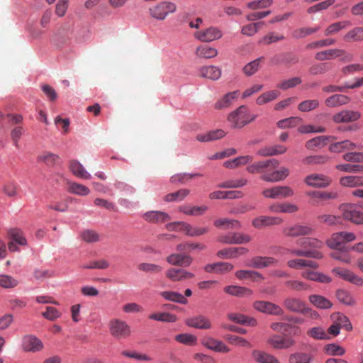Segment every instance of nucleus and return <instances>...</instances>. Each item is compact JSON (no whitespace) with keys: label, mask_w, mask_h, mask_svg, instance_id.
<instances>
[{"label":"nucleus","mask_w":363,"mask_h":363,"mask_svg":"<svg viewBox=\"0 0 363 363\" xmlns=\"http://www.w3.org/2000/svg\"><path fill=\"white\" fill-rule=\"evenodd\" d=\"M331 318L340 328H344L347 331L352 330V325L345 315L341 313H335L331 315Z\"/></svg>","instance_id":"c9c22d12"},{"label":"nucleus","mask_w":363,"mask_h":363,"mask_svg":"<svg viewBox=\"0 0 363 363\" xmlns=\"http://www.w3.org/2000/svg\"><path fill=\"white\" fill-rule=\"evenodd\" d=\"M199 76L213 81L218 80L221 76V70L216 66H204L200 68Z\"/></svg>","instance_id":"cd10ccee"},{"label":"nucleus","mask_w":363,"mask_h":363,"mask_svg":"<svg viewBox=\"0 0 363 363\" xmlns=\"http://www.w3.org/2000/svg\"><path fill=\"white\" fill-rule=\"evenodd\" d=\"M196 55L199 57L210 59L217 56L218 50L206 45H201L196 48Z\"/></svg>","instance_id":"ea45409f"},{"label":"nucleus","mask_w":363,"mask_h":363,"mask_svg":"<svg viewBox=\"0 0 363 363\" xmlns=\"http://www.w3.org/2000/svg\"><path fill=\"white\" fill-rule=\"evenodd\" d=\"M208 210L206 206H179V211L189 216H200Z\"/></svg>","instance_id":"de8ad7c7"},{"label":"nucleus","mask_w":363,"mask_h":363,"mask_svg":"<svg viewBox=\"0 0 363 363\" xmlns=\"http://www.w3.org/2000/svg\"><path fill=\"white\" fill-rule=\"evenodd\" d=\"M326 243L330 248L340 249L344 244L342 232L333 233Z\"/></svg>","instance_id":"69168bd1"},{"label":"nucleus","mask_w":363,"mask_h":363,"mask_svg":"<svg viewBox=\"0 0 363 363\" xmlns=\"http://www.w3.org/2000/svg\"><path fill=\"white\" fill-rule=\"evenodd\" d=\"M59 157L53 153L43 152L38 156L37 160L43 162L48 166H53L58 161Z\"/></svg>","instance_id":"13d9d810"},{"label":"nucleus","mask_w":363,"mask_h":363,"mask_svg":"<svg viewBox=\"0 0 363 363\" xmlns=\"http://www.w3.org/2000/svg\"><path fill=\"white\" fill-rule=\"evenodd\" d=\"M111 335L118 340L125 339L131 335V328L128 323L121 319L114 318L109 322Z\"/></svg>","instance_id":"20e7f679"},{"label":"nucleus","mask_w":363,"mask_h":363,"mask_svg":"<svg viewBox=\"0 0 363 363\" xmlns=\"http://www.w3.org/2000/svg\"><path fill=\"white\" fill-rule=\"evenodd\" d=\"M351 26V23L350 21H340L334 23L331 25H330L325 30V35H331L335 33H338L342 29L345 28L347 26Z\"/></svg>","instance_id":"5fc2aeb1"},{"label":"nucleus","mask_w":363,"mask_h":363,"mask_svg":"<svg viewBox=\"0 0 363 363\" xmlns=\"http://www.w3.org/2000/svg\"><path fill=\"white\" fill-rule=\"evenodd\" d=\"M342 211L345 220L357 225L363 224V212L357 210L354 205L345 204L342 207Z\"/></svg>","instance_id":"9d476101"},{"label":"nucleus","mask_w":363,"mask_h":363,"mask_svg":"<svg viewBox=\"0 0 363 363\" xmlns=\"http://www.w3.org/2000/svg\"><path fill=\"white\" fill-rule=\"evenodd\" d=\"M349 101L350 98L345 95L334 94L325 100V104L328 107L333 108L347 104Z\"/></svg>","instance_id":"72a5a7b5"},{"label":"nucleus","mask_w":363,"mask_h":363,"mask_svg":"<svg viewBox=\"0 0 363 363\" xmlns=\"http://www.w3.org/2000/svg\"><path fill=\"white\" fill-rule=\"evenodd\" d=\"M279 164L278 160L270 159L249 165L247 170L251 174H261L260 179L265 182H277L286 178L289 173L286 167L277 169Z\"/></svg>","instance_id":"f257e3e1"},{"label":"nucleus","mask_w":363,"mask_h":363,"mask_svg":"<svg viewBox=\"0 0 363 363\" xmlns=\"http://www.w3.org/2000/svg\"><path fill=\"white\" fill-rule=\"evenodd\" d=\"M21 346L23 351L33 353L40 352L44 347L43 342L32 335L23 337Z\"/></svg>","instance_id":"1a4fd4ad"},{"label":"nucleus","mask_w":363,"mask_h":363,"mask_svg":"<svg viewBox=\"0 0 363 363\" xmlns=\"http://www.w3.org/2000/svg\"><path fill=\"white\" fill-rule=\"evenodd\" d=\"M71 35L70 28L67 26H62L54 35L52 42L57 48H63L69 43Z\"/></svg>","instance_id":"9b49d317"},{"label":"nucleus","mask_w":363,"mask_h":363,"mask_svg":"<svg viewBox=\"0 0 363 363\" xmlns=\"http://www.w3.org/2000/svg\"><path fill=\"white\" fill-rule=\"evenodd\" d=\"M203 346L218 352L227 353L230 351V348L223 342L211 337H207L202 340Z\"/></svg>","instance_id":"393cba45"},{"label":"nucleus","mask_w":363,"mask_h":363,"mask_svg":"<svg viewBox=\"0 0 363 363\" xmlns=\"http://www.w3.org/2000/svg\"><path fill=\"white\" fill-rule=\"evenodd\" d=\"M223 36L222 31L216 27H209L206 29L200 30L194 33V37L204 43H210L221 38Z\"/></svg>","instance_id":"0eeeda50"},{"label":"nucleus","mask_w":363,"mask_h":363,"mask_svg":"<svg viewBox=\"0 0 363 363\" xmlns=\"http://www.w3.org/2000/svg\"><path fill=\"white\" fill-rule=\"evenodd\" d=\"M176 4L169 1H161L149 9V13L152 18L163 21L169 13L176 11Z\"/></svg>","instance_id":"7ed1b4c3"},{"label":"nucleus","mask_w":363,"mask_h":363,"mask_svg":"<svg viewBox=\"0 0 363 363\" xmlns=\"http://www.w3.org/2000/svg\"><path fill=\"white\" fill-rule=\"evenodd\" d=\"M9 235L16 243L19 245L25 246L27 245V240L21 230L13 228L9 231Z\"/></svg>","instance_id":"6e6d98bb"},{"label":"nucleus","mask_w":363,"mask_h":363,"mask_svg":"<svg viewBox=\"0 0 363 363\" xmlns=\"http://www.w3.org/2000/svg\"><path fill=\"white\" fill-rule=\"evenodd\" d=\"M267 342L277 350H285L294 346L295 340L289 337L274 335L269 337Z\"/></svg>","instance_id":"4468645a"},{"label":"nucleus","mask_w":363,"mask_h":363,"mask_svg":"<svg viewBox=\"0 0 363 363\" xmlns=\"http://www.w3.org/2000/svg\"><path fill=\"white\" fill-rule=\"evenodd\" d=\"M298 130L301 134L323 133L325 132V128L321 125H301Z\"/></svg>","instance_id":"680f3d73"},{"label":"nucleus","mask_w":363,"mask_h":363,"mask_svg":"<svg viewBox=\"0 0 363 363\" xmlns=\"http://www.w3.org/2000/svg\"><path fill=\"white\" fill-rule=\"evenodd\" d=\"M286 147L282 145H274L272 147H265L261 148L258 152V155L262 156H272L285 152Z\"/></svg>","instance_id":"864d4df0"},{"label":"nucleus","mask_w":363,"mask_h":363,"mask_svg":"<svg viewBox=\"0 0 363 363\" xmlns=\"http://www.w3.org/2000/svg\"><path fill=\"white\" fill-rule=\"evenodd\" d=\"M333 272L340 278L357 286H362L363 284V279L348 269L337 267L333 269Z\"/></svg>","instance_id":"a211bd4d"},{"label":"nucleus","mask_w":363,"mask_h":363,"mask_svg":"<svg viewBox=\"0 0 363 363\" xmlns=\"http://www.w3.org/2000/svg\"><path fill=\"white\" fill-rule=\"evenodd\" d=\"M239 94V91H235L226 94L222 99L215 104V108L223 109L230 107L233 102L238 99Z\"/></svg>","instance_id":"7c9ffc66"},{"label":"nucleus","mask_w":363,"mask_h":363,"mask_svg":"<svg viewBox=\"0 0 363 363\" xmlns=\"http://www.w3.org/2000/svg\"><path fill=\"white\" fill-rule=\"evenodd\" d=\"M298 62V56L292 53H285L281 55L275 56L271 60V62L273 65L284 63L287 65H292L296 64Z\"/></svg>","instance_id":"f704fd0d"},{"label":"nucleus","mask_w":363,"mask_h":363,"mask_svg":"<svg viewBox=\"0 0 363 363\" xmlns=\"http://www.w3.org/2000/svg\"><path fill=\"white\" fill-rule=\"evenodd\" d=\"M279 92L278 91L271 90L262 94L257 99L256 101L257 104L262 105L276 99L279 96Z\"/></svg>","instance_id":"052dcab7"},{"label":"nucleus","mask_w":363,"mask_h":363,"mask_svg":"<svg viewBox=\"0 0 363 363\" xmlns=\"http://www.w3.org/2000/svg\"><path fill=\"white\" fill-rule=\"evenodd\" d=\"M283 304L289 311L302 314L306 307L305 303L301 299L291 297L285 298Z\"/></svg>","instance_id":"bb28decb"},{"label":"nucleus","mask_w":363,"mask_h":363,"mask_svg":"<svg viewBox=\"0 0 363 363\" xmlns=\"http://www.w3.org/2000/svg\"><path fill=\"white\" fill-rule=\"evenodd\" d=\"M277 263L278 259L272 257L256 256L251 259V266L257 269L275 266Z\"/></svg>","instance_id":"a878e982"},{"label":"nucleus","mask_w":363,"mask_h":363,"mask_svg":"<svg viewBox=\"0 0 363 363\" xmlns=\"http://www.w3.org/2000/svg\"><path fill=\"white\" fill-rule=\"evenodd\" d=\"M200 174H188V173H181L173 175L170 178V182L173 184H185L187 182L190 181L191 179L196 177H200Z\"/></svg>","instance_id":"e2e57ef3"},{"label":"nucleus","mask_w":363,"mask_h":363,"mask_svg":"<svg viewBox=\"0 0 363 363\" xmlns=\"http://www.w3.org/2000/svg\"><path fill=\"white\" fill-rule=\"evenodd\" d=\"M283 223V219L279 217L262 216L255 218L252 224L253 227L260 229L264 227L277 225Z\"/></svg>","instance_id":"f3484780"},{"label":"nucleus","mask_w":363,"mask_h":363,"mask_svg":"<svg viewBox=\"0 0 363 363\" xmlns=\"http://www.w3.org/2000/svg\"><path fill=\"white\" fill-rule=\"evenodd\" d=\"M297 245L302 247L305 250L307 248L320 249L323 247V242L316 238H305L298 240Z\"/></svg>","instance_id":"79ce46f5"},{"label":"nucleus","mask_w":363,"mask_h":363,"mask_svg":"<svg viewBox=\"0 0 363 363\" xmlns=\"http://www.w3.org/2000/svg\"><path fill=\"white\" fill-rule=\"evenodd\" d=\"M305 183L314 188H325L329 186L332 182L330 177L320 174H312L304 179Z\"/></svg>","instance_id":"f8f14e48"},{"label":"nucleus","mask_w":363,"mask_h":363,"mask_svg":"<svg viewBox=\"0 0 363 363\" xmlns=\"http://www.w3.org/2000/svg\"><path fill=\"white\" fill-rule=\"evenodd\" d=\"M69 169L73 175L78 178L89 179L91 177L84 166L76 160H72L69 162Z\"/></svg>","instance_id":"4be33fe9"},{"label":"nucleus","mask_w":363,"mask_h":363,"mask_svg":"<svg viewBox=\"0 0 363 363\" xmlns=\"http://www.w3.org/2000/svg\"><path fill=\"white\" fill-rule=\"evenodd\" d=\"M166 277L172 281L191 279L194 274L182 269L170 268L166 272Z\"/></svg>","instance_id":"aec40b11"},{"label":"nucleus","mask_w":363,"mask_h":363,"mask_svg":"<svg viewBox=\"0 0 363 363\" xmlns=\"http://www.w3.org/2000/svg\"><path fill=\"white\" fill-rule=\"evenodd\" d=\"M255 116H252L247 106H240L235 111L231 112L228 120L230 123L232 127L235 128H241L246 124L250 123L255 118Z\"/></svg>","instance_id":"f03ea898"},{"label":"nucleus","mask_w":363,"mask_h":363,"mask_svg":"<svg viewBox=\"0 0 363 363\" xmlns=\"http://www.w3.org/2000/svg\"><path fill=\"white\" fill-rule=\"evenodd\" d=\"M252 157L250 155L238 157L233 160L225 161L223 166L228 169H233L240 165L250 163L252 161Z\"/></svg>","instance_id":"49530a36"},{"label":"nucleus","mask_w":363,"mask_h":363,"mask_svg":"<svg viewBox=\"0 0 363 363\" xmlns=\"http://www.w3.org/2000/svg\"><path fill=\"white\" fill-rule=\"evenodd\" d=\"M337 57H340L343 62H350L352 60V55L347 54L345 50L337 48L318 52L315 56V58L320 61L330 60Z\"/></svg>","instance_id":"39448f33"},{"label":"nucleus","mask_w":363,"mask_h":363,"mask_svg":"<svg viewBox=\"0 0 363 363\" xmlns=\"http://www.w3.org/2000/svg\"><path fill=\"white\" fill-rule=\"evenodd\" d=\"M250 240L251 237L249 235L240 233H231L218 238V242L224 244H245Z\"/></svg>","instance_id":"ddd939ff"},{"label":"nucleus","mask_w":363,"mask_h":363,"mask_svg":"<svg viewBox=\"0 0 363 363\" xmlns=\"http://www.w3.org/2000/svg\"><path fill=\"white\" fill-rule=\"evenodd\" d=\"M143 218L150 223H160L170 220V216L162 211H149L143 215Z\"/></svg>","instance_id":"c756f323"},{"label":"nucleus","mask_w":363,"mask_h":363,"mask_svg":"<svg viewBox=\"0 0 363 363\" xmlns=\"http://www.w3.org/2000/svg\"><path fill=\"white\" fill-rule=\"evenodd\" d=\"M224 291L228 294L238 297L250 296L252 294V291L251 289L235 285L225 286L224 288Z\"/></svg>","instance_id":"2f4dec72"},{"label":"nucleus","mask_w":363,"mask_h":363,"mask_svg":"<svg viewBox=\"0 0 363 363\" xmlns=\"http://www.w3.org/2000/svg\"><path fill=\"white\" fill-rule=\"evenodd\" d=\"M342 186L346 187H357L363 186V177L346 176L340 179Z\"/></svg>","instance_id":"c03bdc74"},{"label":"nucleus","mask_w":363,"mask_h":363,"mask_svg":"<svg viewBox=\"0 0 363 363\" xmlns=\"http://www.w3.org/2000/svg\"><path fill=\"white\" fill-rule=\"evenodd\" d=\"M262 194L265 198L278 199L292 196L294 193L289 186H277L263 190Z\"/></svg>","instance_id":"423d86ee"},{"label":"nucleus","mask_w":363,"mask_h":363,"mask_svg":"<svg viewBox=\"0 0 363 363\" xmlns=\"http://www.w3.org/2000/svg\"><path fill=\"white\" fill-rule=\"evenodd\" d=\"M336 297L338 301L345 305L352 306L355 303L354 299L347 291L339 289L336 292Z\"/></svg>","instance_id":"774afa93"},{"label":"nucleus","mask_w":363,"mask_h":363,"mask_svg":"<svg viewBox=\"0 0 363 363\" xmlns=\"http://www.w3.org/2000/svg\"><path fill=\"white\" fill-rule=\"evenodd\" d=\"M233 269V265L228 262H219L213 264H208L205 266L204 269L208 273H216L223 274L230 272Z\"/></svg>","instance_id":"5701e85b"},{"label":"nucleus","mask_w":363,"mask_h":363,"mask_svg":"<svg viewBox=\"0 0 363 363\" xmlns=\"http://www.w3.org/2000/svg\"><path fill=\"white\" fill-rule=\"evenodd\" d=\"M252 357L258 363H280L277 357L264 352L255 350Z\"/></svg>","instance_id":"4c0bfd02"},{"label":"nucleus","mask_w":363,"mask_h":363,"mask_svg":"<svg viewBox=\"0 0 363 363\" xmlns=\"http://www.w3.org/2000/svg\"><path fill=\"white\" fill-rule=\"evenodd\" d=\"M192 261L191 257L182 253H174L167 257V262L169 264L183 267H189Z\"/></svg>","instance_id":"412c9836"},{"label":"nucleus","mask_w":363,"mask_h":363,"mask_svg":"<svg viewBox=\"0 0 363 363\" xmlns=\"http://www.w3.org/2000/svg\"><path fill=\"white\" fill-rule=\"evenodd\" d=\"M192 225L185 222H174L167 225V228L170 231H182L186 235L191 236Z\"/></svg>","instance_id":"a18cd8bd"},{"label":"nucleus","mask_w":363,"mask_h":363,"mask_svg":"<svg viewBox=\"0 0 363 363\" xmlns=\"http://www.w3.org/2000/svg\"><path fill=\"white\" fill-rule=\"evenodd\" d=\"M312 231L313 229L308 225L296 224L285 227L283 229V234L287 237H298L309 235Z\"/></svg>","instance_id":"2eb2a0df"},{"label":"nucleus","mask_w":363,"mask_h":363,"mask_svg":"<svg viewBox=\"0 0 363 363\" xmlns=\"http://www.w3.org/2000/svg\"><path fill=\"white\" fill-rule=\"evenodd\" d=\"M354 143L349 140L336 142L330 145L329 150L333 152H342L346 150H352L354 148Z\"/></svg>","instance_id":"a19ab883"},{"label":"nucleus","mask_w":363,"mask_h":363,"mask_svg":"<svg viewBox=\"0 0 363 363\" xmlns=\"http://www.w3.org/2000/svg\"><path fill=\"white\" fill-rule=\"evenodd\" d=\"M324 352L331 356H342L345 353V350L337 344H327L324 346Z\"/></svg>","instance_id":"0e129e2a"},{"label":"nucleus","mask_w":363,"mask_h":363,"mask_svg":"<svg viewBox=\"0 0 363 363\" xmlns=\"http://www.w3.org/2000/svg\"><path fill=\"white\" fill-rule=\"evenodd\" d=\"M346 42L363 40V27H356L348 31L343 38Z\"/></svg>","instance_id":"8fccbe9b"},{"label":"nucleus","mask_w":363,"mask_h":363,"mask_svg":"<svg viewBox=\"0 0 363 363\" xmlns=\"http://www.w3.org/2000/svg\"><path fill=\"white\" fill-rule=\"evenodd\" d=\"M301 276L305 279L320 283H329L331 281V279L328 276L311 270L303 272Z\"/></svg>","instance_id":"e433bc0d"},{"label":"nucleus","mask_w":363,"mask_h":363,"mask_svg":"<svg viewBox=\"0 0 363 363\" xmlns=\"http://www.w3.org/2000/svg\"><path fill=\"white\" fill-rule=\"evenodd\" d=\"M161 296L164 299L181 304H186L187 299L181 294L173 291H165L160 292Z\"/></svg>","instance_id":"37998d69"},{"label":"nucleus","mask_w":363,"mask_h":363,"mask_svg":"<svg viewBox=\"0 0 363 363\" xmlns=\"http://www.w3.org/2000/svg\"><path fill=\"white\" fill-rule=\"evenodd\" d=\"M320 27H314V28H310V27H302L298 28L293 30L291 33L292 38L295 39H301L306 38L308 35H310L314 33H316L319 30Z\"/></svg>","instance_id":"603ef678"},{"label":"nucleus","mask_w":363,"mask_h":363,"mask_svg":"<svg viewBox=\"0 0 363 363\" xmlns=\"http://www.w3.org/2000/svg\"><path fill=\"white\" fill-rule=\"evenodd\" d=\"M67 185V191L71 194L82 196H87L90 194V189L83 184L74 182H68Z\"/></svg>","instance_id":"58836bf2"},{"label":"nucleus","mask_w":363,"mask_h":363,"mask_svg":"<svg viewBox=\"0 0 363 363\" xmlns=\"http://www.w3.org/2000/svg\"><path fill=\"white\" fill-rule=\"evenodd\" d=\"M361 115L357 111L345 110L333 116V121L335 123H347L355 121L360 118Z\"/></svg>","instance_id":"b1692460"},{"label":"nucleus","mask_w":363,"mask_h":363,"mask_svg":"<svg viewBox=\"0 0 363 363\" xmlns=\"http://www.w3.org/2000/svg\"><path fill=\"white\" fill-rule=\"evenodd\" d=\"M235 276L238 279L241 280L258 281L264 279V277L262 274L253 270H239L236 272Z\"/></svg>","instance_id":"473e14b6"},{"label":"nucleus","mask_w":363,"mask_h":363,"mask_svg":"<svg viewBox=\"0 0 363 363\" xmlns=\"http://www.w3.org/2000/svg\"><path fill=\"white\" fill-rule=\"evenodd\" d=\"M285 38L284 35L274 32L268 33L262 38H261L258 43L263 45H269L280 40H283Z\"/></svg>","instance_id":"4d7b16f0"},{"label":"nucleus","mask_w":363,"mask_h":363,"mask_svg":"<svg viewBox=\"0 0 363 363\" xmlns=\"http://www.w3.org/2000/svg\"><path fill=\"white\" fill-rule=\"evenodd\" d=\"M269 210L272 213H293L298 211V207L290 203H277L269 206Z\"/></svg>","instance_id":"c85d7f7f"},{"label":"nucleus","mask_w":363,"mask_h":363,"mask_svg":"<svg viewBox=\"0 0 363 363\" xmlns=\"http://www.w3.org/2000/svg\"><path fill=\"white\" fill-rule=\"evenodd\" d=\"M255 310L266 314L274 315H281L284 314V310L278 305L264 301H256L253 303Z\"/></svg>","instance_id":"6e6552de"},{"label":"nucleus","mask_w":363,"mask_h":363,"mask_svg":"<svg viewBox=\"0 0 363 363\" xmlns=\"http://www.w3.org/2000/svg\"><path fill=\"white\" fill-rule=\"evenodd\" d=\"M262 60H264V57H260L249 62L243 67V72L247 76L254 74L259 69L260 62Z\"/></svg>","instance_id":"338daca9"},{"label":"nucleus","mask_w":363,"mask_h":363,"mask_svg":"<svg viewBox=\"0 0 363 363\" xmlns=\"http://www.w3.org/2000/svg\"><path fill=\"white\" fill-rule=\"evenodd\" d=\"M186 325L201 330H208L212 328L210 319L203 315H198L186 319Z\"/></svg>","instance_id":"dca6fc26"},{"label":"nucleus","mask_w":363,"mask_h":363,"mask_svg":"<svg viewBox=\"0 0 363 363\" xmlns=\"http://www.w3.org/2000/svg\"><path fill=\"white\" fill-rule=\"evenodd\" d=\"M189 190L182 189L177 191L168 194L164 197L166 202H179L183 201L189 194Z\"/></svg>","instance_id":"09e8293b"},{"label":"nucleus","mask_w":363,"mask_h":363,"mask_svg":"<svg viewBox=\"0 0 363 363\" xmlns=\"http://www.w3.org/2000/svg\"><path fill=\"white\" fill-rule=\"evenodd\" d=\"M319 106L320 101L318 99H308L301 102L298 109L302 112H308L316 109Z\"/></svg>","instance_id":"bf43d9fd"},{"label":"nucleus","mask_w":363,"mask_h":363,"mask_svg":"<svg viewBox=\"0 0 363 363\" xmlns=\"http://www.w3.org/2000/svg\"><path fill=\"white\" fill-rule=\"evenodd\" d=\"M289 363H315V356L312 352L296 351L289 354Z\"/></svg>","instance_id":"6ab92c4d"},{"label":"nucleus","mask_w":363,"mask_h":363,"mask_svg":"<svg viewBox=\"0 0 363 363\" xmlns=\"http://www.w3.org/2000/svg\"><path fill=\"white\" fill-rule=\"evenodd\" d=\"M310 302L317 308L327 309L332 307V303L326 298L319 295H311L309 296Z\"/></svg>","instance_id":"3c124183"}]
</instances>
